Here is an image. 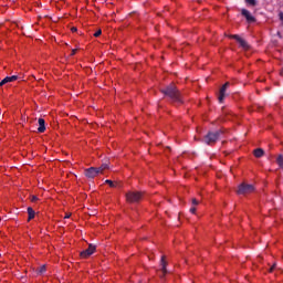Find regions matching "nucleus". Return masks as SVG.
Segmentation results:
<instances>
[{
	"label": "nucleus",
	"mask_w": 283,
	"mask_h": 283,
	"mask_svg": "<svg viewBox=\"0 0 283 283\" xmlns=\"http://www.w3.org/2000/svg\"><path fill=\"white\" fill-rule=\"evenodd\" d=\"M277 165L280 166V167H282V169H283V156L282 155H280L279 157H277Z\"/></svg>",
	"instance_id": "dca6fc26"
},
{
	"label": "nucleus",
	"mask_w": 283,
	"mask_h": 283,
	"mask_svg": "<svg viewBox=\"0 0 283 283\" xmlns=\"http://www.w3.org/2000/svg\"><path fill=\"white\" fill-rule=\"evenodd\" d=\"M19 76L13 75V76H7L0 82V87H3V85H7V83H14V81H18Z\"/></svg>",
	"instance_id": "1a4fd4ad"
},
{
	"label": "nucleus",
	"mask_w": 283,
	"mask_h": 283,
	"mask_svg": "<svg viewBox=\"0 0 283 283\" xmlns=\"http://www.w3.org/2000/svg\"><path fill=\"white\" fill-rule=\"evenodd\" d=\"M161 273L167 275V261H165V256H161L160 260Z\"/></svg>",
	"instance_id": "9b49d317"
},
{
	"label": "nucleus",
	"mask_w": 283,
	"mask_h": 283,
	"mask_svg": "<svg viewBox=\"0 0 283 283\" xmlns=\"http://www.w3.org/2000/svg\"><path fill=\"white\" fill-rule=\"evenodd\" d=\"M96 251V245L90 244L88 249L82 251L80 253L81 258H90V255H93V253Z\"/></svg>",
	"instance_id": "423d86ee"
},
{
	"label": "nucleus",
	"mask_w": 283,
	"mask_h": 283,
	"mask_svg": "<svg viewBox=\"0 0 283 283\" xmlns=\"http://www.w3.org/2000/svg\"><path fill=\"white\" fill-rule=\"evenodd\" d=\"M245 3H249L250 6H256V1L255 0H245Z\"/></svg>",
	"instance_id": "a211bd4d"
},
{
	"label": "nucleus",
	"mask_w": 283,
	"mask_h": 283,
	"mask_svg": "<svg viewBox=\"0 0 283 283\" xmlns=\"http://www.w3.org/2000/svg\"><path fill=\"white\" fill-rule=\"evenodd\" d=\"M273 269H275V264L270 269V273H273Z\"/></svg>",
	"instance_id": "bb28decb"
},
{
	"label": "nucleus",
	"mask_w": 283,
	"mask_h": 283,
	"mask_svg": "<svg viewBox=\"0 0 283 283\" xmlns=\"http://www.w3.org/2000/svg\"><path fill=\"white\" fill-rule=\"evenodd\" d=\"M127 202H140L143 200V192L129 191L126 193Z\"/></svg>",
	"instance_id": "20e7f679"
},
{
	"label": "nucleus",
	"mask_w": 283,
	"mask_h": 283,
	"mask_svg": "<svg viewBox=\"0 0 283 283\" xmlns=\"http://www.w3.org/2000/svg\"><path fill=\"white\" fill-rule=\"evenodd\" d=\"M98 174H103L105 171V169H109V165L108 164H102L101 167L96 168Z\"/></svg>",
	"instance_id": "4468645a"
},
{
	"label": "nucleus",
	"mask_w": 283,
	"mask_h": 283,
	"mask_svg": "<svg viewBox=\"0 0 283 283\" xmlns=\"http://www.w3.org/2000/svg\"><path fill=\"white\" fill-rule=\"evenodd\" d=\"M253 191H255V187H253V185L241 184L237 193L239 196H247V193H253Z\"/></svg>",
	"instance_id": "7ed1b4c3"
},
{
	"label": "nucleus",
	"mask_w": 283,
	"mask_h": 283,
	"mask_svg": "<svg viewBox=\"0 0 283 283\" xmlns=\"http://www.w3.org/2000/svg\"><path fill=\"white\" fill-rule=\"evenodd\" d=\"M161 94L168 96V98H170L172 103H182L180 91H178L176 84H170L166 88H161Z\"/></svg>",
	"instance_id": "f257e3e1"
},
{
	"label": "nucleus",
	"mask_w": 283,
	"mask_h": 283,
	"mask_svg": "<svg viewBox=\"0 0 283 283\" xmlns=\"http://www.w3.org/2000/svg\"><path fill=\"white\" fill-rule=\"evenodd\" d=\"M84 174H85L86 178H91V179H94V178H96V176L101 175L96 167H91V168L85 169Z\"/></svg>",
	"instance_id": "39448f33"
},
{
	"label": "nucleus",
	"mask_w": 283,
	"mask_h": 283,
	"mask_svg": "<svg viewBox=\"0 0 283 283\" xmlns=\"http://www.w3.org/2000/svg\"><path fill=\"white\" fill-rule=\"evenodd\" d=\"M199 202H198V200L197 199H192V205H198Z\"/></svg>",
	"instance_id": "b1692460"
},
{
	"label": "nucleus",
	"mask_w": 283,
	"mask_h": 283,
	"mask_svg": "<svg viewBox=\"0 0 283 283\" xmlns=\"http://www.w3.org/2000/svg\"><path fill=\"white\" fill-rule=\"evenodd\" d=\"M253 154H254L255 158H262V156H264V149L256 148V149H254Z\"/></svg>",
	"instance_id": "ddd939ff"
},
{
	"label": "nucleus",
	"mask_w": 283,
	"mask_h": 283,
	"mask_svg": "<svg viewBox=\"0 0 283 283\" xmlns=\"http://www.w3.org/2000/svg\"><path fill=\"white\" fill-rule=\"evenodd\" d=\"M70 216H71V214H65V217H64V218H65V219H69V218H70Z\"/></svg>",
	"instance_id": "cd10ccee"
},
{
	"label": "nucleus",
	"mask_w": 283,
	"mask_h": 283,
	"mask_svg": "<svg viewBox=\"0 0 283 283\" xmlns=\"http://www.w3.org/2000/svg\"><path fill=\"white\" fill-rule=\"evenodd\" d=\"M45 271V265L40 266V269L38 270V273L43 274V272Z\"/></svg>",
	"instance_id": "aec40b11"
},
{
	"label": "nucleus",
	"mask_w": 283,
	"mask_h": 283,
	"mask_svg": "<svg viewBox=\"0 0 283 283\" xmlns=\"http://www.w3.org/2000/svg\"><path fill=\"white\" fill-rule=\"evenodd\" d=\"M238 43L241 45V48L243 49V50H249L251 46L249 45V43L247 42V41H244V39H240L239 41H238Z\"/></svg>",
	"instance_id": "f8f14e48"
},
{
	"label": "nucleus",
	"mask_w": 283,
	"mask_h": 283,
	"mask_svg": "<svg viewBox=\"0 0 283 283\" xmlns=\"http://www.w3.org/2000/svg\"><path fill=\"white\" fill-rule=\"evenodd\" d=\"M36 200H39V197H36V196H32V197H31V201H32V202H36Z\"/></svg>",
	"instance_id": "4be33fe9"
},
{
	"label": "nucleus",
	"mask_w": 283,
	"mask_h": 283,
	"mask_svg": "<svg viewBox=\"0 0 283 283\" xmlns=\"http://www.w3.org/2000/svg\"><path fill=\"white\" fill-rule=\"evenodd\" d=\"M279 17H280L281 21H283V12H281V13L279 14Z\"/></svg>",
	"instance_id": "a878e982"
},
{
	"label": "nucleus",
	"mask_w": 283,
	"mask_h": 283,
	"mask_svg": "<svg viewBox=\"0 0 283 283\" xmlns=\"http://www.w3.org/2000/svg\"><path fill=\"white\" fill-rule=\"evenodd\" d=\"M101 34H103V31L98 30L94 33V36H101Z\"/></svg>",
	"instance_id": "412c9836"
},
{
	"label": "nucleus",
	"mask_w": 283,
	"mask_h": 283,
	"mask_svg": "<svg viewBox=\"0 0 283 283\" xmlns=\"http://www.w3.org/2000/svg\"><path fill=\"white\" fill-rule=\"evenodd\" d=\"M241 14L247 19L248 23H255V17L251 14V11L242 9Z\"/></svg>",
	"instance_id": "0eeeda50"
},
{
	"label": "nucleus",
	"mask_w": 283,
	"mask_h": 283,
	"mask_svg": "<svg viewBox=\"0 0 283 283\" xmlns=\"http://www.w3.org/2000/svg\"><path fill=\"white\" fill-rule=\"evenodd\" d=\"M28 213H29V220L34 219V216H35L34 209L29 207L28 208Z\"/></svg>",
	"instance_id": "2eb2a0df"
},
{
	"label": "nucleus",
	"mask_w": 283,
	"mask_h": 283,
	"mask_svg": "<svg viewBox=\"0 0 283 283\" xmlns=\"http://www.w3.org/2000/svg\"><path fill=\"white\" fill-rule=\"evenodd\" d=\"M190 213H196V208H190Z\"/></svg>",
	"instance_id": "393cba45"
},
{
	"label": "nucleus",
	"mask_w": 283,
	"mask_h": 283,
	"mask_svg": "<svg viewBox=\"0 0 283 283\" xmlns=\"http://www.w3.org/2000/svg\"><path fill=\"white\" fill-rule=\"evenodd\" d=\"M105 184H106V185H109V187H112V188L116 187V184H114V181H112V180H109V179H106V180H105Z\"/></svg>",
	"instance_id": "f3484780"
},
{
	"label": "nucleus",
	"mask_w": 283,
	"mask_h": 283,
	"mask_svg": "<svg viewBox=\"0 0 283 283\" xmlns=\"http://www.w3.org/2000/svg\"><path fill=\"white\" fill-rule=\"evenodd\" d=\"M221 134H222V130L209 132L205 136V139H203L206 145H214V143H218V140L220 139Z\"/></svg>",
	"instance_id": "f03ea898"
},
{
	"label": "nucleus",
	"mask_w": 283,
	"mask_h": 283,
	"mask_svg": "<svg viewBox=\"0 0 283 283\" xmlns=\"http://www.w3.org/2000/svg\"><path fill=\"white\" fill-rule=\"evenodd\" d=\"M229 82L223 84V86L220 88L219 93V103H222L224 101V97L227 96V88L229 87Z\"/></svg>",
	"instance_id": "6e6552de"
},
{
	"label": "nucleus",
	"mask_w": 283,
	"mask_h": 283,
	"mask_svg": "<svg viewBox=\"0 0 283 283\" xmlns=\"http://www.w3.org/2000/svg\"><path fill=\"white\" fill-rule=\"evenodd\" d=\"M230 39H235V41L239 42L242 38H240V35L234 34V35H230Z\"/></svg>",
	"instance_id": "6ab92c4d"
},
{
	"label": "nucleus",
	"mask_w": 283,
	"mask_h": 283,
	"mask_svg": "<svg viewBox=\"0 0 283 283\" xmlns=\"http://www.w3.org/2000/svg\"><path fill=\"white\" fill-rule=\"evenodd\" d=\"M72 31H73V32H76V28H73Z\"/></svg>",
	"instance_id": "c85d7f7f"
},
{
	"label": "nucleus",
	"mask_w": 283,
	"mask_h": 283,
	"mask_svg": "<svg viewBox=\"0 0 283 283\" xmlns=\"http://www.w3.org/2000/svg\"><path fill=\"white\" fill-rule=\"evenodd\" d=\"M38 123H39L38 132L39 134H43V132H45V119L39 118Z\"/></svg>",
	"instance_id": "9d476101"
},
{
	"label": "nucleus",
	"mask_w": 283,
	"mask_h": 283,
	"mask_svg": "<svg viewBox=\"0 0 283 283\" xmlns=\"http://www.w3.org/2000/svg\"><path fill=\"white\" fill-rule=\"evenodd\" d=\"M74 54H76V49H73L71 52V56H74Z\"/></svg>",
	"instance_id": "5701e85b"
}]
</instances>
